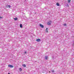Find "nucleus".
Returning a JSON list of instances; mask_svg holds the SVG:
<instances>
[{
    "mask_svg": "<svg viewBox=\"0 0 74 74\" xmlns=\"http://www.w3.org/2000/svg\"><path fill=\"white\" fill-rule=\"evenodd\" d=\"M36 41L38 42H40V41H41V39H36Z\"/></svg>",
    "mask_w": 74,
    "mask_h": 74,
    "instance_id": "f257e3e1",
    "label": "nucleus"
},
{
    "mask_svg": "<svg viewBox=\"0 0 74 74\" xmlns=\"http://www.w3.org/2000/svg\"><path fill=\"white\" fill-rule=\"evenodd\" d=\"M50 22H51V21H50L49 22H47V25H51V23Z\"/></svg>",
    "mask_w": 74,
    "mask_h": 74,
    "instance_id": "f03ea898",
    "label": "nucleus"
},
{
    "mask_svg": "<svg viewBox=\"0 0 74 74\" xmlns=\"http://www.w3.org/2000/svg\"><path fill=\"white\" fill-rule=\"evenodd\" d=\"M8 66L9 67H14V66L12 65H9Z\"/></svg>",
    "mask_w": 74,
    "mask_h": 74,
    "instance_id": "7ed1b4c3",
    "label": "nucleus"
},
{
    "mask_svg": "<svg viewBox=\"0 0 74 74\" xmlns=\"http://www.w3.org/2000/svg\"><path fill=\"white\" fill-rule=\"evenodd\" d=\"M40 27H42V28H44V26L43 25H42L41 24H40Z\"/></svg>",
    "mask_w": 74,
    "mask_h": 74,
    "instance_id": "20e7f679",
    "label": "nucleus"
},
{
    "mask_svg": "<svg viewBox=\"0 0 74 74\" xmlns=\"http://www.w3.org/2000/svg\"><path fill=\"white\" fill-rule=\"evenodd\" d=\"M45 59H46V60H47V59H48V56H45Z\"/></svg>",
    "mask_w": 74,
    "mask_h": 74,
    "instance_id": "39448f33",
    "label": "nucleus"
},
{
    "mask_svg": "<svg viewBox=\"0 0 74 74\" xmlns=\"http://www.w3.org/2000/svg\"><path fill=\"white\" fill-rule=\"evenodd\" d=\"M72 46H74V41H72Z\"/></svg>",
    "mask_w": 74,
    "mask_h": 74,
    "instance_id": "423d86ee",
    "label": "nucleus"
},
{
    "mask_svg": "<svg viewBox=\"0 0 74 74\" xmlns=\"http://www.w3.org/2000/svg\"><path fill=\"white\" fill-rule=\"evenodd\" d=\"M22 66H23V67H25L26 66V65L25 64H23L22 65Z\"/></svg>",
    "mask_w": 74,
    "mask_h": 74,
    "instance_id": "0eeeda50",
    "label": "nucleus"
},
{
    "mask_svg": "<svg viewBox=\"0 0 74 74\" xmlns=\"http://www.w3.org/2000/svg\"><path fill=\"white\" fill-rule=\"evenodd\" d=\"M20 26L21 28H22V24H20Z\"/></svg>",
    "mask_w": 74,
    "mask_h": 74,
    "instance_id": "6e6552de",
    "label": "nucleus"
},
{
    "mask_svg": "<svg viewBox=\"0 0 74 74\" xmlns=\"http://www.w3.org/2000/svg\"><path fill=\"white\" fill-rule=\"evenodd\" d=\"M56 5H57V6H59V5H60L59 3H57Z\"/></svg>",
    "mask_w": 74,
    "mask_h": 74,
    "instance_id": "1a4fd4ad",
    "label": "nucleus"
},
{
    "mask_svg": "<svg viewBox=\"0 0 74 74\" xmlns=\"http://www.w3.org/2000/svg\"><path fill=\"white\" fill-rule=\"evenodd\" d=\"M14 21H17V20H18V18H14Z\"/></svg>",
    "mask_w": 74,
    "mask_h": 74,
    "instance_id": "9d476101",
    "label": "nucleus"
},
{
    "mask_svg": "<svg viewBox=\"0 0 74 74\" xmlns=\"http://www.w3.org/2000/svg\"><path fill=\"white\" fill-rule=\"evenodd\" d=\"M71 1V0H68V2L69 3H70V1Z\"/></svg>",
    "mask_w": 74,
    "mask_h": 74,
    "instance_id": "9b49d317",
    "label": "nucleus"
},
{
    "mask_svg": "<svg viewBox=\"0 0 74 74\" xmlns=\"http://www.w3.org/2000/svg\"><path fill=\"white\" fill-rule=\"evenodd\" d=\"M46 31H47V32H48V28H46Z\"/></svg>",
    "mask_w": 74,
    "mask_h": 74,
    "instance_id": "f8f14e48",
    "label": "nucleus"
},
{
    "mask_svg": "<svg viewBox=\"0 0 74 74\" xmlns=\"http://www.w3.org/2000/svg\"><path fill=\"white\" fill-rule=\"evenodd\" d=\"M51 72L52 73H54L55 72V71L54 70H52Z\"/></svg>",
    "mask_w": 74,
    "mask_h": 74,
    "instance_id": "ddd939ff",
    "label": "nucleus"
},
{
    "mask_svg": "<svg viewBox=\"0 0 74 74\" xmlns=\"http://www.w3.org/2000/svg\"><path fill=\"white\" fill-rule=\"evenodd\" d=\"M19 70L20 71H22V68H19Z\"/></svg>",
    "mask_w": 74,
    "mask_h": 74,
    "instance_id": "4468645a",
    "label": "nucleus"
},
{
    "mask_svg": "<svg viewBox=\"0 0 74 74\" xmlns=\"http://www.w3.org/2000/svg\"><path fill=\"white\" fill-rule=\"evenodd\" d=\"M64 26H66V23L64 24Z\"/></svg>",
    "mask_w": 74,
    "mask_h": 74,
    "instance_id": "2eb2a0df",
    "label": "nucleus"
},
{
    "mask_svg": "<svg viewBox=\"0 0 74 74\" xmlns=\"http://www.w3.org/2000/svg\"><path fill=\"white\" fill-rule=\"evenodd\" d=\"M66 6H67V7H69V4H66Z\"/></svg>",
    "mask_w": 74,
    "mask_h": 74,
    "instance_id": "dca6fc26",
    "label": "nucleus"
},
{
    "mask_svg": "<svg viewBox=\"0 0 74 74\" xmlns=\"http://www.w3.org/2000/svg\"><path fill=\"white\" fill-rule=\"evenodd\" d=\"M3 17H0V19H2Z\"/></svg>",
    "mask_w": 74,
    "mask_h": 74,
    "instance_id": "f3484780",
    "label": "nucleus"
},
{
    "mask_svg": "<svg viewBox=\"0 0 74 74\" xmlns=\"http://www.w3.org/2000/svg\"><path fill=\"white\" fill-rule=\"evenodd\" d=\"M9 6V5H6V7H8V6Z\"/></svg>",
    "mask_w": 74,
    "mask_h": 74,
    "instance_id": "a211bd4d",
    "label": "nucleus"
},
{
    "mask_svg": "<svg viewBox=\"0 0 74 74\" xmlns=\"http://www.w3.org/2000/svg\"><path fill=\"white\" fill-rule=\"evenodd\" d=\"M8 7H9V8H11V6H10V5H9Z\"/></svg>",
    "mask_w": 74,
    "mask_h": 74,
    "instance_id": "6ab92c4d",
    "label": "nucleus"
},
{
    "mask_svg": "<svg viewBox=\"0 0 74 74\" xmlns=\"http://www.w3.org/2000/svg\"><path fill=\"white\" fill-rule=\"evenodd\" d=\"M26 53H27V52H26V51H25L24 53L26 54Z\"/></svg>",
    "mask_w": 74,
    "mask_h": 74,
    "instance_id": "aec40b11",
    "label": "nucleus"
},
{
    "mask_svg": "<svg viewBox=\"0 0 74 74\" xmlns=\"http://www.w3.org/2000/svg\"><path fill=\"white\" fill-rule=\"evenodd\" d=\"M8 74H10V73H8Z\"/></svg>",
    "mask_w": 74,
    "mask_h": 74,
    "instance_id": "412c9836",
    "label": "nucleus"
},
{
    "mask_svg": "<svg viewBox=\"0 0 74 74\" xmlns=\"http://www.w3.org/2000/svg\"><path fill=\"white\" fill-rule=\"evenodd\" d=\"M26 0H25V1H26Z\"/></svg>",
    "mask_w": 74,
    "mask_h": 74,
    "instance_id": "4be33fe9",
    "label": "nucleus"
}]
</instances>
